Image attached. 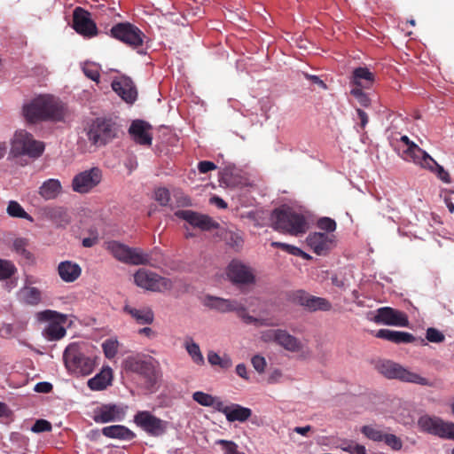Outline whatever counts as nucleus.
<instances>
[{
  "instance_id": "64",
  "label": "nucleus",
  "mask_w": 454,
  "mask_h": 454,
  "mask_svg": "<svg viewBox=\"0 0 454 454\" xmlns=\"http://www.w3.org/2000/svg\"><path fill=\"white\" fill-rule=\"evenodd\" d=\"M356 113H357L358 118L360 120V126L362 129H364L369 121L368 115L364 110H362L360 108L356 109Z\"/></svg>"
},
{
  "instance_id": "23",
  "label": "nucleus",
  "mask_w": 454,
  "mask_h": 454,
  "mask_svg": "<svg viewBox=\"0 0 454 454\" xmlns=\"http://www.w3.org/2000/svg\"><path fill=\"white\" fill-rule=\"evenodd\" d=\"M151 129L152 126L147 121L137 119L131 122L129 134L136 144L151 146L153 142Z\"/></svg>"
},
{
  "instance_id": "7",
  "label": "nucleus",
  "mask_w": 454,
  "mask_h": 454,
  "mask_svg": "<svg viewBox=\"0 0 454 454\" xmlns=\"http://www.w3.org/2000/svg\"><path fill=\"white\" fill-rule=\"evenodd\" d=\"M376 368L380 374L387 379H397L403 382L415 383L421 386H433V383L427 378L411 372L390 360L378 362Z\"/></svg>"
},
{
  "instance_id": "17",
  "label": "nucleus",
  "mask_w": 454,
  "mask_h": 454,
  "mask_svg": "<svg viewBox=\"0 0 454 454\" xmlns=\"http://www.w3.org/2000/svg\"><path fill=\"white\" fill-rule=\"evenodd\" d=\"M175 215L201 231H211L219 227V223L209 215L192 210H178Z\"/></svg>"
},
{
  "instance_id": "26",
  "label": "nucleus",
  "mask_w": 454,
  "mask_h": 454,
  "mask_svg": "<svg viewBox=\"0 0 454 454\" xmlns=\"http://www.w3.org/2000/svg\"><path fill=\"white\" fill-rule=\"evenodd\" d=\"M36 318L41 323H48L43 334L49 340H57V311L46 309L36 314Z\"/></svg>"
},
{
  "instance_id": "27",
  "label": "nucleus",
  "mask_w": 454,
  "mask_h": 454,
  "mask_svg": "<svg viewBox=\"0 0 454 454\" xmlns=\"http://www.w3.org/2000/svg\"><path fill=\"white\" fill-rule=\"evenodd\" d=\"M113 379V370L109 366H106L88 380V387L93 391H101L112 385Z\"/></svg>"
},
{
  "instance_id": "55",
  "label": "nucleus",
  "mask_w": 454,
  "mask_h": 454,
  "mask_svg": "<svg viewBox=\"0 0 454 454\" xmlns=\"http://www.w3.org/2000/svg\"><path fill=\"white\" fill-rule=\"evenodd\" d=\"M251 363H252L253 367L254 368V370L257 372H259V373L264 372L267 363L263 356L255 355L252 357Z\"/></svg>"
},
{
  "instance_id": "12",
  "label": "nucleus",
  "mask_w": 454,
  "mask_h": 454,
  "mask_svg": "<svg viewBox=\"0 0 454 454\" xmlns=\"http://www.w3.org/2000/svg\"><path fill=\"white\" fill-rule=\"evenodd\" d=\"M134 422L151 436L158 437L167 431L168 422L157 418L150 411H138L134 416Z\"/></svg>"
},
{
  "instance_id": "10",
  "label": "nucleus",
  "mask_w": 454,
  "mask_h": 454,
  "mask_svg": "<svg viewBox=\"0 0 454 454\" xmlns=\"http://www.w3.org/2000/svg\"><path fill=\"white\" fill-rule=\"evenodd\" d=\"M122 364L126 371L141 375L150 386L156 384L159 372L152 357L145 360L139 355L130 356L123 361Z\"/></svg>"
},
{
  "instance_id": "46",
  "label": "nucleus",
  "mask_w": 454,
  "mask_h": 454,
  "mask_svg": "<svg viewBox=\"0 0 454 454\" xmlns=\"http://www.w3.org/2000/svg\"><path fill=\"white\" fill-rule=\"evenodd\" d=\"M15 271L16 268L12 262L0 259V280L11 278Z\"/></svg>"
},
{
  "instance_id": "47",
  "label": "nucleus",
  "mask_w": 454,
  "mask_h": 454,
  "mask_svg": "<svg viewBox=\"0 0 454 454\" xmlns=\"http://www.w3.org/2000/svg\"><path fill=\"white\" fill-rule=\"evenodd\" d=\"M171 199L174 207H188L192 204L190 198L181 191H174Z\"/></svg>"
},
{
  "instance_id": "42",
  "label": "nucleus",
  "mask_w": 454,
  "mask_h": 454,
  "mask_svg": "<svg viewBox=\"0 0 454 454\" xmlns=\"http://www.w3.org/2000/svg\"><path fill=\"white\" fill-rule=\"evenodd\" d=\"M119 342L116 339L109 338L102 343L103 352L108 359H113L118 353Z\"/></svg>"
},
{
  "instance_id": "21",
  "label": "nucleus",
  "mask_w": 454,
  "mask_h": 454,
  "mask_svg": "<svg viewBox=\"0 0 454 454\" xmlns=\"http://www.w3.org/2000/svg\"><path fill=\"white\" fill-rule=\"evenodd\" d=\"M374 322L395 326H408L409 320L405 313L390 307H382L377 310Z\"/></svg>"
},
{
  "instance_id": "49",
  "label": "nucleus",
  "mask_w": 454,
  "mask_h": 454,
  "mask_svg": "<svg viewBox=\"0 0 454 454\" xmlns=\"http://www.w3.org/2000/svg\"><path fill=\"white\" fill-rule=\"evenodd\" d=\"M30 430L33 433L41 434V433L51 431L52 426L48 420L40 419L35 420L34 425L31 427Z\"/></svg>"
},
{
  "instance_id": "61",
  "label": "nucleus",
  "mask_w": 454,
  "mask_h": 454,
  "mask_svg": "<svg viewBox=\"0 0 454 454\" xmlns=\"http://www.w3.org/2000/svg\"><path fill=\"white\" fill-rule=\"evenodd\" d=\"M215 168H216V165L212 161L203 160V161H200L198 164L199 171L203 174L207 173Z\"/></svg>"
},
{
  "instance_id": "8",
  "label": "nucleus",
  "mask_w": 454,
  "mask_h": 454,
  "mask_svg": "<svg viewBox=\"0 0 454 454\" xmlns=\"http://www.w3.org/2000/svg\"><path fill=\"white\" fill-rule=\"evenodd\" d=\"M106 248L115 259L127 264L146 265L150 262V255L138 247H129L113 240L107 243Z\"/></svg>"
},
{
  "instance_id": "51",
  "label": "nucleus",
  "mask_w": 454,
  "mask_h": 454,
  "mask_svg": "<svg viewBox=\"0 0 454 454\" xmlns=\"http://www.w3.org/2000/svg\"><path fill=\"white\" fill-rule=\"evenodd\" d=\"M364 89L361 88H352L350 90V94L354 96L358 103L364 107H367L371 104V100L366 93L364 92Z\"/></svg>"
},
{
  "instance_id": "36",
  "label": "nucleus",
  "mask_w": 454,
  "mask_h": 454,
  "mask_svg": "<svg viewBox=\"0 0 454 454\" xmlns=\"http://www.w3.org/2000/svg\"><path fill=\"white\" fill-rule=\"evenodd\" d=\"M6 213L9 216L13 218H21L26 219L29 221L30 223L34 222V218L25 211V209L22 207V206L15 201V200H10L8 202L7 207H6Z\"/></svg>"
},
{
  "instance_id": "16",
  "label": "nucleus",
  "mask_w": 454,
  "mask_h": 454,
  "mask_svg": "<svg viewBox=\"0 0 454 454\" xmlns=\"http://www.w3.org/2000/svg\"><path fill=\"white\" fill-rule=\"evenodd\" d=\"M73 27L78 34L88 38L94 37L98 33L96 23L90 18V13L81 7L74 10Z\"/></svg>"
},
{
  "instance_id": "3",
  "label": "nucleus",
  "mask_w": 454,
  "mask_h": 454,
  "mask_svg": "<svg viewBox=\"0 0 454 454\" xmlns=\"http://www.w3.org/2000/svg\"><path fill=\"white\" fill-rule=\"evenodd\" d=\"M63 362L67 370L76 376L90 374L96 367V356H87L77 343L69 344L64 351Z\"/></svg>"
},
{
  "instance_id": "34",
  "label": "nucleus",
  "mask_w": 454,
  "mask_h": 454,
  "mask_svg": "<svg viewBox=\"0 0 454 454\" xmlns=\"http://www.w3.org/2000/svg\"><path fill=\"white\" fill-rule=\"evenodd\" d=\"M192 399L204 407H211L217 411H220L223 401L217 397L213 396L202 391H196L192 394Z\"/></svg>"
},
{
  "instance_id": "24",
  "label": "nucleus",
  "mask_w": 454,
  "mask_h": 454,
  "mask_svg": "<svg viewBox=\"0 0 454 454\" xmlns=\"http://www.w3.org/2000/svg\"><path fill=\"white\" fill-rule=\"evenodd\" d=\"M112 89L127 104H133L137 98V90L133 81L128 76H121L112 82Z\"/></svg>"
},
{
  "instance_id": "40",
  "label": "nucleus",
  "mask_w": 454,
  "mask_h": 454,
  "mask_svg": "<svg viewBox=\"0 0 454 454\" xmlns=\"http://www.w3.org/2000/svg\"><path fill=\"white\" fill-rule=\"evenodd\" d=\"M185 348L189 356L192 357V361L198 364L202 365L204 364V357L200 351V348L197 343L194 341H186L185 342Z\"/></svg>"
},
{
  "instance_id": "19",
  "label": "nucleus",
  "mask_w": 454,
  "mask_h": 454,
  "mask_svg": "<svg viewBox=\"0 0 454 454\" xmlns=\"http://www.w3.org/2000/svg\"><path fill=\"white\" fill-rule=\"evenodd\" d=\"M306 242L316 254L325 255L334 247L335 236L323 232H312L308 235Z\"/></svg>"
},
{
  "instance_id": "58",
  "label": "nucleus",
  "mask_w": 454,
  "mask_h": 454,
  "mask_svg": "<svg viewBox=\"0 0 454 454\" xmlns=\"http://www.w3.org/2000/svg\"><path fill=\"white\" fill-rule=\"evenodd\" d=\"M13 249L20 254L28 256L29 253L26 250L27 240L22 238H18L13 241Z\"/></svg>"
},
{
  "instance_id": "31",
  "label": "nucleus",
  "mask_w": 454,
  "mask_h": 454,
  "mask_svg": "<svg viewBox=\"0 0 454 454\" xmlns=\"http://www.w3.org/2000/svg\"><path fill=\"white\" fill-rule=\"evenodd\" d=\"M82 273V269L79 264L70 261H65L59 264V276L65 282L75 281Z\"/></svg>"
},
{
  "instance_id": "25",
  "label": "nucleus",
  "mask_w": 454,
  "mask_h": 454,
  "mask_svg": "<svg viewBox=\"0 0 454 454\" xmlns=\"http://www.w3.org/2000/svg\"><path fill=\"white\" fill-rule=\"evenodd\" d=\"M224 414L227 421L229 422H240L244 423L252 416V410L244 407L238 403H231V405L222 404L220 411Z\"/></svg>"
},
{
  "instance_id": "41",
  "label": "nucleus",
  "mask_w": 454,
  "mask_h": 454,
  "mask_svg": "<svg viewBox=\"0 0 454 454\" xmlns=\"http://www.w3.org/2000/svg\"><path fill=\"white\" fill-rule=\"evenodd\" d=\"M418 165H420L421 167L425 168H428L433 172H435L438 178L441 179L442 182L449 184L450 183V177L449 173L443 168V167L440 166L435 160L434 163H429L427 165L423 162H419Z\"/></svg>"
},
{
  "instance_id": "62",
  "label": "nucleus",
  "mask_w": 454,
  "mask_h": 454,
  "mask_svg": "<svg viewBox=\"0 0 454 454\" xmlns=\"http://www.w3.org/2000/svg\"><path fill=\"white\" fill-rule=\"evenodd\" d=\"M51 389L52 385L46 381L39 382L34 387V390L37 393H49Z\"/></svg>"
},
{
  "instance_id": "4",
  "label": "nucleus",
  "mask_w": 454,
  "mask_h": 454,
  "mask_svg": "<svg viewBox=\"0 0 454 454\" xmlns=\"http://www.w3.org/2000/svg\"><path fill=\"white\" fill-rule=\"evenodd\" d=\"M56 111L57 101L52 95H40L22 107L23 116L31 123L48 120L53 117Z\"/></svg>"
},
{
  "instance_id": "35",
  "label": "nucleus",
  "mask_w": 454,
  "mask_h": 454,
  "mask_svg": "<svg viewBox=\"0 0 454 454\" xmlns=\"http://www.w3.org/2000/svg\"><path fill=\"white\" fill-rule=\"evenodd\" d=\"M19 300L31 305H35L41 301L40 291L30 286H25L18 293Z\"/></svg>"
},
{
  "instance_id": "44",
  "label": "nucleus",
  "mask_w": 454,
  "mask_h": 454,
  "mask_svg": "<svg viewBox=\"0 0 454 454\" xmlns=\"http://www.w3.org/2000/svg\"><path fill=\"white\" fill-rule=\"evenodd\" d=\"M155 200L164 207H174L169 191L166 188H158L154 192Z\"/></svg>"
},
{
  "instance_id": "14",
  "label": "nucleus",
  "mask_w": 454,
  "mask_h": 454,
  "mask_svg": "<svg viewBox=\"0 0 454 454\" xmlns=\"http://www.w3.org/2000/svg\"><path fill=\"white\" fill-rule=\"evenodd\" d=\"M289 300L293 303L305 307L310 311H328L332 308L331 303L326 299L310 295L303 290H296L291 293Z\"/></svg>"
},
{
  "instance_id": "63",
  "label": "nucleus",
  "mask_w": 454,
  "mask_h": 454,
  "mask_svg": "<svg viewBox=\"0 0 454 454\" xmlns=\"http://www.w3.org/2000/svg\"><path fill=\"white\" fill-rule=\"evenodd\" d=\"M236 373L242 379L248 380L249 376L247 373V366L245 364H239L236 366Z\"/></svg>"
},
{
  "instance_id": "9",
  "label": "nucleus",
  "mask_w": 454,
  "mask_h": 454,
  "mask_svg": "<svg viewBox=\"0 0 454 454\" xmlns=\"http://www.w3.org/2000/svg\"><path fill=\"white\" fill-rule=\"evenodd\" d=\"M134 282L140 288L156 293L168 291L173 287L171 279L144 268L136 271Z\"/></svg>"
},
{
  "instance_id": "52",
  "label": "nucleus",
  "mask_w": 454,
  "mask_h": 454,
  "mask_svg": "<svg viewBox=\"0 0 454 454\" xmlns=\"http://www.w3.org/2000/svg\"><path fill=\"white\" fill-rule=\"evenodd\" d=\"M426 338L433 343H441L445 340L444 334L436 328L430 327L427 330Z\"/></svg>"
},
{
  "instance_id": "28",
  "label": "nucleus",
  "mask_w": 454,
  "mask_h": 454,
  "mask_svg": "<svg viewBox=\"0 0 454 454\" xmlns=\"http://www.w3.org/2000/svg\"><path fill=\"white\" fill-rule=\"evenodd\" d=\"M375 80L374 74L367 67H356L353 71L351 83L354 88L369 89Z\"/></svg>"
},
{
  "instance_id": "57",
  "label": "nucleus",
  "mask_w": 454,
  "mask_h": 454,
  "mask_svg": "<svg viewBox=\"0 0 454 454\" xmlns=\"http://www.w3.org/2000/svg\"><path fill=\"white\" fill-rule=\"evenodd\" d=\"M72 215L67 209L59 208V227H65L70 223Z\"/></svg>"
},
{
  "instance_id": "39",
  "label": "nucleus",
  "mask_w": 454,
  "mask_h": 454,
  "mask_svg": "<svg viewBox=\"0 0 454 454\" xmlns=\"http://www.w3.org/2000/svg\"><path fill=\"white\" fill-rule=\"evenodd\" d=\"M360 432L369 440L376 442H382L385 432L372 425L363 426Z\"/></svg>"
},
{
  "instance_id": "15",
  "label": "nucleus",
  "mask_w": 454,
  "mask_h": 454,
  "mask_svg": "<svg viewBox=\"0 0 454 454\" xmlns=\"http://www.w3.org/2000/svg\"><path fill=\"white\" fill-rule=\"evenodd\" d=\"M102 179V171L91 168L77 174L72 182L73 190L79 193H87L96 187Z\"/></svg>"
},
{
  "instance_id": "6",
  "label": "nucleus",
  "mask_w": 454,
  "mask_h": 454,
  "mask_svg": "<svg viewBox=\"0 0 454 454\" xmlns=\"http://www.w3.org/2000/svg\"><path fill=\"white\" fill-rule=\"evenodd\" d=\"M43 150V144L34 139L33 136L25 129L17 130L11 140L10 154L13 158L27 156L36 159L42 155Z\"/></svg>"
},
{
  "instance_id": "48",
  "label": "nucleus",
  "mask_w": 454,
  "mask_h": 454,
  "mask_svg": "<svg viewBox=\"0 0 454 454\" xmlns=\"http://www.w3.org/2000/svg\"><path fill=\"white\" fill-rule=\"evenodd\" d=\"M223 448V454H244L239 450V446L232 441L220 439L216 442Z\"/></svg>"
},
{
  "instance_id": "45",
  "label": "nucleus",
  "mask_w": 454,
  "mask_h": 454,
  "mask_svg": "<svg viewBox=\"0 0 454 454\" xmlns=\"http://www.w3.org/2000/svg\"><path fill=\"white\" fill-rule=\"evenodd\" d=\"M382 442L394 451H399L403 448V441L394 434L385 433Z\"/></svg>"
},
{
  "instance_id": "53",
  "label": "nucleus",
  "mask_w": 454,
  "mask_h": 454,
  "mask_svg": "<svg viewBox=\"0 0 454 454\" xmlns=\"http://www.w3.org/2000/svg\"><path fill=\"white\" fill-rule=\"evenodd\" d=\"M271 247L280 248L283 251L295 256H298V254L301 253V249H300L299 247L286 243L273 241L271 242Z\"/></svg>"
},
{
  "instance_id": "37",
  "label": "nucleus",
  "mask_w": 454,
  "mask_h": 454,
  "mask_svg": "<svg viewBox=\"0 0 454 454\" xmlns=\"http://www.w3.org/2000/svg\"><path fill=\"white\" fill-rule=\"evenodd\" d=\"M40 196L45 200H54L57 197V180L51 178L43 183L39 187Z\"/></svg>"
},
{
  "instance_id": "54",
  "label": "nucleus",
  "mask_w": 454,
  "mask_h": 454,
  "mask_svg": "<svg viewBox=\"0 0 454 454\" xmlns=\"http://www.w3.org/2000/svg\"><path fill=\"white\" fill-rule=\"evenodd\" d=\"M82 71L86 77L96 82H99L100 74L98 68L96 66L86 65L83 67Z\"/></svg>"
},
{
  "instance_id": "50",
  "label": "nucleus",
  "mask_w": 454,
  "mask_h": 454,
  "mask_svg": "<svg viewBox=\"0 0 454 454\" xmlns=\"http://www.w3.org/2000/svg\"><path fill=\"white\" fill-rule=\"evenodd\" d=\"M317 226L327 232H333L336 230V222L330 217H321L317 222Z\"/></svg>"
},
{
  "instance_id": "22",
  "label": "nucleus",
  "mask_w": 454,
  "mask_h": 454,
  "mask_svg": "<svg viewBox=\"0 0 454 454\" xmlns=\"http://www.w3.org/2000/svg\"><path fill=\"white\" fill-rule=\"evenodd\" d=\"M227 276L235 284L247 285L254 282V276L250 268L237 260L231 261L228 265Z\"/></svg>"
},
{
  "instance_id": "32",
  "label": "nucleus",
  "mask_w": 454,
  "mask_h": 454,
  "mask_svg": "<svg viewBox=\"0 0 454 454\" xmlns=\"http://www.w3.org/2000/svg\"><path fill=\"white\" fill-rule=\"evenodd\" d=\"M102 434L108 438L120 439L125 441H130L136 437L134 432H132L128 427L122 425H113L105 427L102 429Z\"/></svg>"
},
{
  "instance_id": "1",
  "label": "nucleus",
  "mask_w": 454,
  "mask_h": 454,
  "mask_svg": "<svg viewBox=\"0 0 454 454\" xmlns=\"http://www.w3.org/2000/svg\"><path fill=\"white\" fill-rule=\"evenodd\" d=\"M121 132L116 118L98 117L89 125L86 135L92 145L100 147L119 137Z\"/></svg>"
},
{
  "instance_id": "11",
  "label": "nucleus",
  "mask_w": 454,
  "mask_h": 454,
  "mask_svg": "<svg viewBox=\"0 0 454 454\" xmlns=\"http://www.w3.org/2000/svg\"><path fill=\"white\" fill-rule=\"evenodd\" d=\"M110 35L133 49L142 46L145 38L144 32L129 22H120L113 26Z\"/></svg>"
},
{
  "instance_id": "33",
  "label": "nucleus",
  "mask_w": 454,
  "mask_h": 454,
  "mask_svg": "<svg viewBox=\"0 0 454 454\" xmlns=\"http://www.w3.org/2000/svg\"><path fill=\"white\" fill-rule=\"evenodd\" d=\"M277 344L290 352H298L302 348L301 340L283 329L279 331Z\"/></svg>"
},
{
  "instance_id": "56",
  "label": "nucleus",
  "mask_w": 454,
  "mask_h": 454,
  "mask_svg": "<svg viewBox=\"0 0 454 454\" xmlns=\"http://www.w3.org/2000/svg\"><path fill=\"white\" fill-rule=\"evenodd\" d=\"M280 329H270L263 331L261 335V339L264 342H275L277 343V340L279 334Z\"/></svg>"
},
{
  "instance_id": "38",
  "label": "nucleus",
  "mask_w": 454,
  "mask_h": 454,
  "mask_svg": "<svg viewBox=\"0 0 454 454\" xmlns=\"http://www.w3.org/2000/svg\"><path fill=\"white\" fill-rule=\"evenodd\" d=\"M207 360L211 365H218L222 369L227 370L232 366V361L229 356H220L214 351L208 352Z\"/></svg>"
},
{
  "instance_id": "30",
  "label": "nucleus",
  "mask_w": 454,
  "mask_h": 454,
  "mask_svg": "<svg viewBox=\"0 0 454 454\" xmlns=\"http://www.w3.org/2000/svg\"><path fill=\"white\" fill-rule=\"evenodd\" d=\"M123 310L140 325H151L154 320L153 311L149 307L136 309L129 305H125Z\"/></svg>"
},
{
  "instance_id": "2",
  "label": "nucleus",
  "mask_w": 454,
  "mask_h": 454,
  "mask_svg": "<svg viewBox=\"0 0 454 454\" xmlns=\"http://www.w3.org/2000/svg\"><path fill=\"white\" fill-rule=\"evenodd\" d=\"M272 227L282 233L298 236L308 230V223L301 214L291 208H276L270 217Z\"/></svg>"
},
{
  "instance_id": "60",
  "label": "nucleus",
  "mask_w": 454,
  "mask_h": 454,
  "mask_svg": "<svg viewBox=\"0 0 454 454\" xmlns=\"http://www.w3.org/2000/svg\"><path fill=\"white\" fill-rule=\"evenodd\" d=\"M71 118V112L67 106L59 102V121H67Z\"/></svg>"
},
{
  "instance_id": "29",
  "label": "nucleus",
  "mask_w": 454,
  "mask_h": 454,
  "mask_svg": "<svg viewBox=\"0 0 454 454\" xmlns=\"http://www.w3.org/2000/svg\"><path fill=\"white\" fill-rule=\"evenodd\" d=\"M375 336L379 339L387 340L395 344L411 343L415 340V337L410 333L392 331L388 329L379 330Z\"/></svg>"
},
{
  "instance_id": "59",
  "label": "nucleus",
  "mask_w": 454,
  "mask_h": 454,
  "mask_svg": "<svg viewBox=\"0 0 454 454\" xmlns=\"http://www.w3.org/2000/svg\"><path fill=\"white\" fill-rule=\"evenodd\" d=\"M90 237L84 238L82 244L84 247H92L98 242V233L97 230L90 231Z\"/></svg>"
},
{
  "instance_id": "20",
  "label": "nucleus",
  "mask_w": 454,
  "mask_h": 454,
  "mask_svg": "<svg viewBox=\"0 0 454 454\" xmlns=\"http://www.w3.org/2000/svg\"><path fill=\"white\" fill-rule=\"evenodd\" d=\"M400 141L405 145V149H403L401 153L403 160L412 161L415 164L423 161L427 165L429 163H434V160L418 145L410 140L407 136H402Z\"/></svg>"
},
{
  "instance_id": "18",
  "label": "nucleus",
  "mask_w": 454,
  "mask_h": 454,
  "mask_svg": "<svg viewBox=\"0 0 454 454\" xmlns=\"http://www.w3.org/2000/svg\"><path fill=\"white\" fill-rule=\"evenodd\" d=\"M126 415V407L122 405L107 403L97 407L93 411L92 419L96 423H108L121 421Z\"/></svg>"
},
{
  "instance_id": "43",
  "label": "nucleus",
  "mask_w": 454,
  "mask_h": 454,
  "mask_svg": "<svg viewBox=\"0 0 454 454\" xmlns=\"http://www.w3.org/2000/svg\"><path fill=\"white\" fill-rule=\"evenodd\" d=\"M74 319L73 316L59 313V340L66 336L67 329L74 325Z\"/></svg>"
},
{
  "instance_id": "5",
  "label": "nucleus",
  "mask_w": 454,
  "mask_h": 454,
  "mask_svg": "<svg viewBox=\"0 0 454 454\" xmlns=\"http://www.w3.org/2000/svg\"><path fill=\"white\" fill-rule=\"evenodd\" d=\"M206 304L210 309H215L221 313L236 312L238 317L247 325H254L256 326L270 325L266 319L256 318L250 316L245 305L237 300L208 296Z\"/></svg>"
},
{
  "instance_id": "13",
  "label": "nucleus",
  "mask_w": 454,
  "mask_h": 454,
  "mask_svg": "<svg viewBox=\"0 0 454 454\" xmlns=\"http://www.w3.org/2000/svg\"><path fill=\"white\" fill-rule=\"evenodd\" d=\"M418 426L421 431L444 439H450L454 430V423L445 422L440 418L428 415L420 417Z\"/></svg>"
}]
</instances>
